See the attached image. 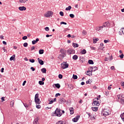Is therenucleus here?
Returning <instances> with one entry per match:
<instances>
[{
  "instance_id": "nucleus-1",
  "label": "nucleus",
  "mask_w": 124,
  "mask_h": 124,
  "mask_svg": "<svg viewBox=\"0 0 124 124\" xmlns=\"http://www.w3.org/2000/svg\"><path fill=\"white\" fill-rule=\"evenodd\" d=\"M117 98H118V101L122 105H124V95L123 94H120L117 95Z\"/></svg>"
},
{
  "instance_id": "nucleus-2",
  "label": "nucleus",
  "mask_w": 124,
  "mask_h": 124,
  "mask_svg": "<svg viewBox=\"0 0 124 124\" xmlns=\"http://www.w3.org/2000/svg\"><path fill=\"white\" fill-rule=\"evenodd\" d=\"M62 109L60 108H56L54 112L53 113V116H57V117H61L62 113L61 112Z\"/></svg>"
},
{
  "instance_id": "nucleus-3",
  "label": "nucleus",
  "mask_w": 124,
  "mask_h": 124,
  "mask_svg": "<svg viewBox=\"0 0 124 124\" xmlns=\"http://www.w3.org/2000/svg\"><path fill=\"white\" fill-rule=\"evenodd\" d=\"M69 64L67 63L66 62H63L61 64V67L62 69H65V68H68Z\"/></svg>"
},
{
  "instance_id": "nucleus-4",
  "label": "nucleus",
  "mask_w": 124,
  "mask_h": 124,
  "mask_svg": "<svg viewBox=\"0 0 124 124\" xmlns=\"http://www.w3.org/2000/svg\"><path fill=\"white\" fill-rule=\"evenodd\" d=\"M99 99L98 98H95L93 99V103L92 104L93 106H99V102L97 101Z\"/></svg>"
},
{
  "instance_id": "nucleus-5",
  "label": "nucleus",
  "mask_w": 124,
  "mask_h": 124,
  "mask_svg": "<svg viewBox=\"0 0 124 124\" xmlns=\"http://www.w3.org/2000/svg\"><path fill=\"white\" fill-rule=\"evenodd\" d=\"M45 17L49 18V17H52L53 16V13L51 11H47L45 15Z\"/></svg>"
},
{
  "instance_id": "nucleus-6",
  "label": "nucleus",
  "mask_w": 124,
  "mask_h": 124,
  "mask_svg": "<svg viewBox=\"0 0 124 124\" xmlns=\"http://www.w3.org/2000/svg\"><path fill=\"white\" fill-rule=\"evenodd\" d=\"M66 102V100L63 98H60L59 100V103L61 104H64Z\"/></svg>"
},
{
  "instance_id": "nucleus-7",
  "label": "nucleus",
  "mask_w": 124,
  "mask_h": 124,
  "mask_svg": "<svg viewBox=\"0 0 124 124\" xmlns=\"http://www.w3.org/2000/svg\"><path fill=\"white\" fill-rule=\"evenodd\" d=\"M68 55H71L72 54H74L75 53V50L72 49H69L67 52Z\"/></svg>"
},
{
  "instance_id": "nucleus-8",
  "label": "nucleus",
  "mask_w": 124,
  "mask_h": 124,
  "mask_svg": "<svg viewBox=\"0 0 124 124\" xmlns=\"http://www.w3.org/2000/svg\"><path fill=\"white\" fill-rule=\"evenodd\" d=\"M80 119V115H78L72 119L74 123H77V121Z\"/></svg>"
},
{
  "instance_id": "nucleus-9",
  "label": "nucleus",
  "mask_w": 124,
  "mask_h": 124,
  "mask_svg": "<svg viewBox=\"0 0 124 124\" xmlns=\"http://www.w3.org/2000/svg\"><path fill=\"white\" fill-rule=\"evenodd\" d=\"M110 26V23L109 22H106L102 26L103 28H106Z\"/></svg>"
},
{
  "instance_id": "nucleus-10",
  "label": "nucleus",
  "mask_w": 124,
  "mask_h": 124,
  "mask_svg": "<svg viewBox=\"0 0 124 124\" xmlns=\"http://www.w3.org/2000/svg\"><path fill=\"white\" fill-rule=\"evenodd\" d=\"M39 63L41 65H43L44 64V61H43L42 60L40 59V58L37 59Z\"/></svg>"
},
{
  "instance_id": "nucleus-11",
  "label": "nucleus",
  "mask_w": 124,
  "mask_h": 124,
  "mask_svg": "<svg viewBox=\"0 0 124 124\" xmlns=\"http://www.w3.org/2000/svg\"><path fill=\"white\" fill-rule=\"evenodd\" d=\"M38 120H39V118L38 117L36 118L33 122V124H39V122H38Z\"/></svg>"
},
{
  "instance_id": "nucleus-12",
  "label": "nucleus",
  "mask_w": 124,
  "mask_h": 124,
  "mask_svg": "<svg viewBox=\"0 0 124 124\" xmlns=\"http://www.w3.org/2000/svg\"><path fill=\"white\" fill-rule=\"evenodd\" d=\"M60 53H61V54H62V55H65V54H66V50H65L64 48H62L60 50Z\"/></svg>"
},
{
  "instance_id": "nucleus-13",
  "label": "nucleus",
  "mask_w": 124,
  "mask_h": 124,
  "mask_svg": "<svg viewBox=\"0 0 124 124\" xmlns=\"http://www.w3.org/2000/svg\"><path fill=\"white\" fill-rule=\"evenodd\" d=\"M18 9L20 11H24L27 9V8H26V7L25 6H21V7H19Z\"/></svg>"
},
{
  "instance_id": "nucleus-14",
  "label": "nucleus",
  "mask_w": 124,
  "mask_h": 124,
  "mask_svg": "<svg viewBox=\"0 0 124 124\" xmlns=\"http://www.w3.org/2000/svg\"><path fill=\"white\" fill-rule=\"evenodd\" d=\"M69 111L71 115H73V114H74V108H70Z\"/></svg>"
},
{
  "instance_id": "nucleus-15",
  "label": "nucleus",
  "mask_w": 124,
  "mask_h": 124,
  "mask_svg": "<svg viewBox=\"0 0 124 124\" xmlns=\"http://www.w3.org/2000/svg\"><path fill=\"white\" fill-rule=\"evenodd\" d=\"M34 100L36 104H40V103H41V101H40V99H39V98L34 99Z\"/></svg>"
},
{
  "instance_id": "nucleus-16",
  "label": "nucleus",
  "mask_w": 124,
  "mask_h": 124,
  "mask_svg": "<svg viewBox=\"0 0 124 124\" xmlns=\"http://www.w3.org/2000/svg\"><path fill=\"white\" fill-rule=\"evenodd\" d=\"M38 41H39V38H36L35 40H33L32 41V44L33 45H34V44H36V43H37V42H38Z\"/></svg>"
},
{
  "instance_id": "nucleus-17",
  "label": "nucleus",
  "mask_w": 124,
  "mask_h": 124,
  "mask_svg": "<svg viewBox=\"0 0 124 124\" xmlns=\"http://www.w3.org/2000/svg\"><path fill=\"white\" fill-rule=\"evenodd\" d=\"M87 73H86V75H88V76H92V75H93V74H92L93 71H88Z\"/></svg>"
},
{
  "instance_id": "nucleus-18",
  "label": "nucleus",
  "mask_w": 124,
  "mask_h": 124,
  "mask_svg": "<svg viewBox=\"0 0 124 124\" xmlns=\"http://www.w3.org/2000/svg\"><path fill=\"white\" fill-rule=\"evenodd\" d=\"M73 46L74 48H78V47H79V45H78V44L73 43Z\"/></svg>"
},
{
  "instance_id": "nucleus-19",
  "label": "nucleus",
  "mask_w": 124,
  "mask_h": 124,
  "mask_svg": "<svg viewBox=\"0 0 124 124\" xmlns=\"http://www.w3.org/2000/svg\"><path fill=\"white\" fill-rule=\"evenodd\" d=\"M92 109L93 111H94V112H96V111L98 110V107H92Z\"/></svg>"
},
{
  "instance_id": "nucleus-20",
  "label": "nucleus",
  "mask_w": 124,
  "mask_h": 124,
  "mask_svg": "<svg viewBox=\"0 0 124 124\" xmlns=\"http://www.w3.org/2000/svg\"><path fill=\"white\" fill-rule=\"evenodd\" d=\"M78 59V56L75 55L73 56V60H74V61H76Z\"/></svg>"
},
{
  "instance_id": "nucleus-21",
  "label": "nucleus",
  "mask_w": 124,
  "mask_h": 124,
  "mask_svg": "<svg viewBox=\"0 0 124 124\" xmlns=\"http://www.w3.org/2000/svg\"><path fill=\"white\" fill-rule=\"evenodd\" d=\"M14 103H15V100H12V101L10 102V105L11 107H14Z\"/></svg>"
},
{
  "instance_id": "nucleus-22",
  "label": "nucleus",
  "mask_w": 124,
  "mask_h": 124,
  "mask_svg": "<svg viewBox=\"0 0 124 124\" xmlns=\"http://www.w3.org/2000/svg\"><path fill=\"white\" fill-rule=\"evenodd\" d=\"M120 117L121 118L123 122L124 123V112L120 115Z\"/></svg>"
},
{
  "instance_id": "nucleus-23",
  "label": "nucleus",
  "mask_w": 124,
  "mask_h": 124,
  "mask_svg": "<svg viewBox=\"0 0 124 124\" xmlns=\"http://www.w3.org/2000/svg\"><path fill=\"white\" fill-rule=\"evenodd\" d=\"M80 53H81V55H85V54L87 53V51L86 50V49H84L82 50H81Z\"/></svg>"
},
{
  "instance_id": "nucleus-24",
  "label": "nucleus",
  "mask_w": 124,
  "mask_h": 124,
  "mask_svg": "<svg viewBox=\"0 0 124 124\" xmlns=\"http://www.w3.org/2000/svg\"><path fill=\"white\" fill-rule=\"evenodd\" d=\"M48 101H49L48 104H53V103H54V101L52 98L48 99Z\"/></svg>"
},
{
  "instance_id": "nucleus-25",
  "label": "nucleus",
  "mask_w": 124,
  "mask_h": 124,
  "mask_svg": "<svg viewBox=\"0 0 124 124\" xmlns=\"http://www.w3.org/2000/svg\"><path fill=\"white\" fill-rule=\"evenodd\" d=\"M39 53L40 55H42L44 53V49H40L39 50Z\"/></svg>"
},
{
  "instance_id": "nucleus-26",
  "label": "nucleus",
  "mask_w": 124,
  "mask_h": 124,
  "mask_svg": "<svg viewBox=\"0 0 124 124\" xmlns=\"http://www.w3.org/2000/svg\"><path fill=\"white\" fill-rule=\"evenodd\" d=\"M55 86L57 89L61 88V85L59 83L55 84Z\"/></svg>"
},
{
  "instance_id": "nucleus-27",
  "label": "nucleus",
  "mask_w": 124,
  "mask_h": 124,
  "mask_svg": "<svg viewBox=\"0 0 124 124\" xmlns=\"http://www.w3.org/2000/svg\"><path fill=\"white\" fill-rule=\"evenodd\" d=\"M102 29H103V26H100V27H98L96 28V30L99 31H100Z\"/></svg>"
},
{
  "instance_id": "nucleus-28",
  "label": "nucleus",
  "mask_w": 124,
  "mask_h": 124,
  "mask_svg": "<svg viewBox=\"0 0 124 124\" xmlns=\"http://www.w3.org/2000/svg\"><path fill=\"white\" fill-rule=\"evenodd\" d=\"M46 71H47V70H46V68H43L41 69L42 73H46Z\"/></svg>"
},
{
  "instance_id": "nucleus-29",
  "label": "nucleus",
  "mask_w": 124,
  "mask_h": 124,
  "mask_svg": "<svg viewBox=\"0 0 124 124\" xmlns=\"http://www.w3.org/2000/svg\"><path fill=\"white\" fill-rule=\"evenodd\" d=\"M56 124H65L62 121H59L56 123Z\"/></svg>"
},
{
  "instance_id": "nucleus-30",
  "label": "nucleus",
  "mask_w": 124,
  "mask_h": 124,
  "mask_svg": "<svg viewBox=\"0 0 124 124\" xmlns=\"http://www.w3.org/2000/svg\"><path fill=\"white\" fill-rule=\"evenodd\" d=\"M14 59H15V55H13L12 57L10 58V61H14Z\"/></svg>"
},
{
  "instance_id": "nucleus-31",
  "label": "nucleus",
  "mask_w": 124,
  "mask_h": 124,
  "mask_svg": "<svg viewBox=\"0 0 124 124\" xmlns=\"http://www.w3.org/2000/svg\"><path fill=\"white\" fill-rule=\"evenodd\" d=\"M28 0H19V2L21 3H25Z\"/></svg>"
},
{
  "instance_id": "nucleus-32",
  "label": "nucleus",
  "mask_w": 124,
  "mask_h": 124,
  "mask_svg": "<svg viewBox=\"0 0 124 124\" xmlns=\"http://www.w3.org/2000/svg\"><path fill=\"white\" fill-rule=\"evenodd\" d=\"M88 63H89V64H93V61L92 60H89L88 61Z\"/></svg>"
},
{
  "instance_id": "nucleus-33",
  "label": "nucleus",
  "mask_w": 124,
  "mask_h": 124,
  "mask_svg": "<svg viewBox=\"0 0 124 124\" xmlns=\"http://www.w3.org/2000/svg\"><path fill=\"white\" fill-rule=\"evenodd\" d=\"M99 40V39H98V38L94 39H93V43L94 44H95V43H96V42L98 41Z\"/></svg>"
},
{
  "instance_id": "nucleus-34",
  "label": "nucleus",
  "mask_w": 124,
  "mask_h": 124,
  "mask_svg": "<svg viewBox=\"0 0 124 124\" xmlns=\"http://www.w3.org/2000/svg\"><path fill=\"white\" fill-rule=\"evenodd\" d=\"M64 57H65V55H63V54H60V55H59V57H60L61 59H63V58H64Z\"/></svg>"
},
{
  "instance_id": "nucleus-35",
  "label": "nucleus",
  "mask_w": 124,
  "mask_h": 124,
  "mask_svg": "<svg viewBox=\"0 0 124 124\" xmlns=\"http://www.w3.org/2000/svg\"><path fill=\"white\" fill-rule=\"evenodd\" d=\"M78 78V77L77 76V75H73V78L74 79V80H76V79H77Z\"/></svg>"
},
{
  "instance_id": "nucleus-36",
  "label": "nucleus",
  "mask_w": 124,
  "mask_h": 124,
  "mask_svg": "<svg viewBox=\"0 0 124 124\" xmlns=\"http://www.w3.org/2000/svg\"><path fill=\"white\" fill-rule=\"evenodd\" d=\"M93 68H92V71L93 72H93H94V71H95V70H97V67H92Z\"/></svg>"
},
{
  "instance_id": "nucleus-37",
  "label": "nucleus",
  "mask_w": 124,
  "mask_h": 124,
  "mask_svg": "<svg viewBox=\"0 0 124 124\" xmlns=\"http://www.w3.org/2000/svg\"><path fill=\"white\" fill-rule=\"evenodd\" d=\"M72 7L71 6H69L68 7L66 8L65 10L68 11V10H70L71 9Z\"/></svg>"
},
{
  "instance_id": "nucleus-38",
  "label": "nucleus",
  "mask_w": 124,
  "mask_h": 124,
  "mask_svg": "<svg viewBox=\"0 0 124 124\" xmlns=\"http://www.w3.org/2000/svg\"><path fill=\"white\" fill-rule=\"evenodd\" d=\"M39 84L41 86H42V85L44 84V81H42V80H40V81H39Z\"/></svg>"
},
{
  "instance_id": "nucleus-39",
  "label": "nucleus",
  "mask_w": 124,
  "mask_h": 124,
  "mask_svg": "<svg viewBox=\"0 0 124 124\" xmlns=\"http://www.w3.org/2000/svg\"><path fill=\"white\" fill-rule=\"evenodd\" d=\"M29 62H31L32 63H33V62H35V60H34V59H30Z\"/></svg>"
},
{
  "instance_id": "nucleus-40",
  "label": "nucleus",
  "mask_w": 124,
  "mask_h": 124,
  "mask_svg": "<svg viewBox=\"0 0 124 124\" xmlns=\"http://www.w3.org/2000/svg\"><path fill=\"white\" fill-rule=\"evenodd\" d=\"M68 88H70V89H71V90H73V86H72V85L70 84L68 85Z\"/></svg>"
},
{
  "instance_id": "nucleus-41",
  "label": "nucleus",
  "mask_w": 124,
  "mask_h": 124,
  "mask_svg": "<svg viewBox=\"0 0 124 124\" xmlns=\"http://www.w3.org/2000/svg\"><path fill=\"white\" fill-rule=\"evenodd\" d=\"M38 97H39V94H38V93H36V94H35V95L34 99L39 98Z\"/></svg>"
},
{
  "instance_id": "nucleus-42",
  "label": "nucleus",
  "mask_w": 124,
  "mask_h": 124,
  "mask_svg": "<svg viewBox=\"0 0 124 124\" xmlns=\"http://www.w3.org/2000/svg\"><path fill=\"white\" fill-rule=\"evenodd\" d=\"M23 40H26V39H28V36H24L22 37Z\"/></svg>"
},
{
  "instance_id": "nucleus-43",
  "label": "nucleus",
  "mask_w": 124,
  "mask_h": 124,
  "mask_svg": "<svg viewBox=\"0 0 124 124\" xmlns=\"http://www.w3.org/2000/svg\"><path fill=\"white\" fill-rule=\"evenodd\" d=\"M69 16L71 18H74V17H75V16L73 14H70Z\"/></svg>"
},
{
  "instance_id": "nucleus-44",
  "label": "nucleus",
  "mask_w": 124,
  "mask_h": 124,
  "mask_svg": "<svg viewBox=\"0 0 124 124\" xmlns=\"http://www.w3.org/2000/svg\"><path fill=\"white\" fill-rule=\"evenodd\" d=\"M58 96H61V93H57L55 94V97H58Z\"/></svg>"
},
{
  "instance_id": "nucleus-45",
  "label": "nucleus",
  "mask_w": 124,
  "mask_h": 124,
  "mask_svg": "<svg viewBox=\"0 0 124 124\" xmlns=\"http://www.w3.org/2000/svg\"><path fill=\"white\" fill-rule=\"evenodd\" d=\"M28 43H24L23 44L24 47H28Z\"/></svg>"
},
{
  "instance_id": "nucleus-46",
  "label": "nucleus",
  "mask_w": 124,
  "mask_h": 124,
  "mask_svg": "<svg viewBox=\"0 0 124 124\" xmlns=\"http://www.w3.org/2000/svg\"><path fill=\"white\" fill-rule=\"evenodd\" d=\"M58 77H59V79H62V75L59 74L58 76Z\"/></svg>"
},
{
  "instance_id": "nucleus-47",
  "label": "nucleus",
  "mask_w": 124,
  "mask_h": 124,
  "mask_svg": "<svg viewBox=\"0 0 124 124\" xmlns=\"http://www.w3.org/2000/svg\"><path fill=\"white\" fill-rule=\"evenodd\" d=\"M36 108H37V109H40V108H41V106H40V105H37L36 106Z\"/></svg>"
},
{
  "instance_id": "nucleus-48",
  "label": "nucleus",
  "mask_w": 124,
  "mask_h": 124,
  "mask_svg": "<svg viewBox=\"0 0 124 124\" xmlns=\"http://www.w3.org/2000/svg\"><path fill=\"white\" fill-rule=\"evenodd\" d=\"M61 25H67V23L66 22H64L63 21H62L60 23Z\"/></svg>"
},
{
  "instance_id": "nucleus-49",
  "label": "nucleus",
  "mask_w": 124,
  "mask_h": 124,
  "mask_svg": "<svg viewBox=\"0 0 124 124\" xmlns=\"http://www.w3.org/2000/svg\"><path fill=\"white\" fill-rule=\"evenodd\" d=\"M82 34H84V35H86V34H87V31H86L83 30L82 31Z\"/></svg>"
},
{
  "instance_id": "nucleus-50",
  "label": "nucleus",
  "mask_w": 124,
  "mask_h": 124,
  "mask_svg": "<svg viewBox=\"0 0 124 124\" xmlns=\"http://www.w3.org/2000/svg\"><path fill=\"white\" fill-rule=\"evenodd\" d=\"M45 31H49V30H50V29H49V27H46L45 28Z\"/></svg>"
},
{
  "instance_id": "nucleus-51",
  "label": "nucleus",
  "mask_w": 124,
  "mask_h": 124,
  "mask_svg": "<svg viewBox=\"0 0 124 124\" xmlns=\"http://www.w3.org/2000/svg\"><path fill=\"white\" fill-rule=\"evenodd\" d=\"M120 58L121 59H124V54L122 53L121 55H120Z\"/></svg>"
},
{
  "instance_id": "nucleus-52",
  "label": "nucleus",
  "mask_w": 124,
  "mask_h": 124,
  "mask_svg": "<svg viewBox=\"0 0 124 124\" xmlns=\"http://www.w3.org/2000/svg\"><path fill=\"white\" fill-rule=\"evenodd\" d=\"M4 98H5L4 97H2L1 98L2 102H3V101H5V100L4 99Z\"/></svg>"
},
{
  "instance_id": "nucleus-53",
  "label": "nucleus",
  "mask_w": 124,
  "mask_h": 124,
  "mask_svg": "<svg viewBox=\"0 0 124 124\" xmlns=\"http://www.w3.org/2000/svg\"><path fill=\"white\" fill-rule=\"evenodd\" d=\"M60 15H61V16H63V12H60L59 13Z\"/></svg>"
},
{
  "instance_id": "nucleus-54",
  "label": "nucleus",
  "mask_w": 124,
  "mask_h": 124,
  "mask_svg": "<svg viewBox=\"0 0 124 124\" xmlns=\"http://www.w3.org/2000/svg\"><path fill=\"white\" fill-rule=\"evenodd\" d=\"M110 69H111V70H115V67L114 66H112L110 67Z\"/></svg>"
},
{
  "instance_id": "nucleus-55",
  "label": "nucleus",
  "mask_w": 124,
  "mask_h": 124,
  "mask_svg": "<svg viewBox=\"0 0 124 124\" xmlns=\"http://www.w3.org/2000/svg\"><path fill=\"white\" fill-rule=\"evenodd\" d=\"M26 83H27V81L24 80L23 82L22 86H25L26 85Z\"/></svg>"
},
{
  "instance_id": "nucleus-56",
  "label": "nucleus",
  "mask_w": 124,
  "mask_h": 124,
  "mask_svg": "<svg viewBox=\"0 0 124 124\" xmlns=\"http://www.w3.org/2000/svg\"><path fill=\"white\" fill-rule=\"evenodd\" d=\"M121 31H122V33H123V34H124V28H122V29H121Z\"/></svg>"
},
{
  "instance_id": "nucleus-57",
  "label": "nucleus",
  "mask_w": 124,
  "mask_h": 124,
  "mask_svg": "<svg viewBox=\"0 0 124 124\" xmlns=\"http://www.w3.org/2000/svg\"><path fill=\"white\" fill-rule=\"evenodd\" d=\"M31 69L32 70V71H34L35 70V68H33V67H31Z\"/></svg>"
},
{
  "instance_id": "nucleus-58",
  "label": "nucleus",
  "mask_w": 124,
  "mask_h": 124,
  "mask_svg": "<svg viewBox=\"0 0 124 124\" xmlns=\"http://www.w3.org/2000/svg\"><path fill=\"white\" fill-rule=\"evenodd\" d=\"M104 43H108V42H109V40H104Z\"/></svg>"
},
{
  "instance_id": "nucleus-59",
  "label": "nucleus",
  "mask_w": 124,
  "mask_h": 124,
  "mask_svg": "<svg viewBox=\"0 0 124 124\" xmlns=\"http://www.w3.org/2000/svg\"><path fill=\"white\" fill-rule=\"evenodd\" d=\"M104 115H106V116H108V115H109V112H105V113L104 114Z\"/></svg>"
},
{
  "instance_id": "nucleus-60",
  "label": "nucleus",
  "mask_w": 124,
  "mask_h": 124,
  "mask_svg": "<svg viewBox=\"0 0 124 124\" xmlns=\"http://www.w3.org/2000/svg\"><path fill=\"white\" fill-rule=\"evenodd\" d=\"M91 50H95V47H93V46H91L90 47Z\"/></svg>"
},
{
  "instance_id": "nucleus-61",
  "label": "nucleus",
  "mask_w": 124,
  "mask_h": 124,
  "mask_svg": "<svg viewBox=\"0 0 124 124\" xmlns=\"http://www.w3.org/2000/svg\"><path fill=\"white\" fill-rule=\"evenodd\" d=\"M108 60H109V59H108L107 57H105V62H108Z\"/></svg>"
},
{
  "instance_id": "nucleus-62",
  "label": "nucleus",
  "mask_w": 124,
  "mask_h": 124,
  "mask_svg": "<svg viewBox=\"0 0 124 124\" xmlns=\"http://www.w3.org/2000/svg\"><path fill=\"white\" fill-rule=\"evenodd\" d=\"M35 49V47L34 46H32L31 47V51H32L33 50H34Z\"/></svg>"
},
{
  "instance_id": "nucleus-63",
  "label": "nucleus",
  "mask_w": 124,
  "mask_h": 124,
  "mask_svg": "<svg viewBox=\"0 0 124 124\" xmlns=\"http://www.w3.org/2000/svg\"><path fill=\"white\" fill-rule=\"evenodd\" d=\"M81 86H84V85H85V82L84 81L81 82Z\"/></svg>"
},
{
  "instance_id": "nucleus-64",
  "label": "nucleus",
  "mask_w": 124,
  "mask_h": 124,
  "mask_svg": "<svg viewBox=\"0 0 124 124\" xmlns=\"http://www.w3.org/2000/svg\"><path fill=\"white\" fill-rule=\"evenodd\" d=\"M25 107L27 108V107H29V105H27V104H24Z\"/></svg>"
}]
</instances>
